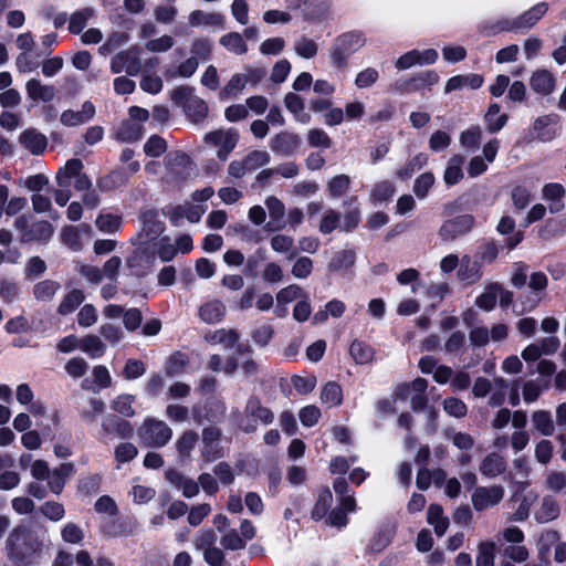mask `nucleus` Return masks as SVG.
<instances>
[{
	"instance_id": "nucleus-1",
	"label": "nucleus",
	"mask_w": 566,
	"mask_h": 566,
	"mask_svg": "<svg viewBox=\"0 0 566 566\" xmlns=\"http://www.w3.org/2000/svg\"><path fill=\"white\" fill-rule=\"evenodd\" d=\"M43 548V539L27 524L14 526L6 541V554L13 566L39 565Z\"/></svg>"
},
{
	"instance_id": "nucleus-2",
	"label": "nucleus",
	"mask_w": 566,
	"mask_h": 566,
	"mask_svg": "<svg viewBox=\"0 0 566 566\" xmlns=\"http://www.w3.org/2000/svg\"><path fill=\"white\" fill-rule=\"evenodd\" d=\"M366 43L365 35L361 31H348L335 38L331 50L329 57L334 67L343 70L348 65V59L361 49Z\"/></svg>"
},
{
	"instance_id": "nucleus-3",
	"label": "nucleus",
	"mask_w": 566,
	"mask_h": 566,
	"mask_svg": "<svg viewBox=\"0 0 566 566\" xmlns=\"http://www.w3.org/2000/svg\"><path fill=\"white\" fill-rule=\"evenodd\" d=\"M14 227L20 231L22 242L35 241L45 244L54 233V228L49 221L39 220L30 224L29 217L25 214L19 216L14 220Z\"/></svg>"
},
{
	"instance_id": "nucleus-4",
	"label": "nucleus",
	"mask_w": 566,
	"mask_h": 566,
	"mask_svg": "<svg viewBox=\"0 0 566 566\" xmlns=\"http://www.w3.org/2000/svg\"><path fill=\"white\" fill-rule=\"evenodd\" d=\"M226 410V403L211 395L192 406L191 416L196 424H202L203 421L218 423L224 418Z\"/></svg>"
},
{
	"instance_id": "nucleus-5",
	"label": "nucleus",
	"mask_w": 566,
	"mask_h": 566,
	"mask_svg": "<svg viewBox=\"0 0 566 566\" xmlns=\"http://www.w3.org/2000/svg\"><path fill=\"white\" fill-rule=\"evenodd\" d=\"M172 437V430L161 420L146 419L142 428V438L150 447L161 448Z\"/></svg>"
},
{
	"instance_id": "nucleus-6",
	"label": "nucleus",
	"mask_w": 566,
	"mask_h": 566,
	"mask_svg": "<svg viewBox=\"0 0 566 566\" xmlns=\"http://www.w3.org/2000/svg\"><path fill=\"white\" fill-rule=\"evenodd\" d=\"M101 441H106L111 436L117 437L123 440H128L134 436L133 424L119 417L118 415L109 413L105 416L101 423Z\"/></svg>"
},
{
	"instance_id": "nucleus-7",
	"label": "nucleus",
	"mask_w": 566,
	"mask_h": 566,
	"mask_svg": "<svg viewBox=\"0 0 566 566\" xmlns=\"http://www.w3.org/2000/svg\"><path fill=\"white\" fill-rule=\"evenodd\" d=\"M474 217L472 214H460L443 221L439 229V235L443 241H452L472 230Z\"/></svg>"
},
{
	"instance_id": "nucleus-8",
	"label": "nucleus",
	"mask_w": 566,
	"mask_h": 566,
	"mask_svg": "<svg viewBox=\"0 0 566 566\" xmlns=\"http://www.w3.org/2000/svg\"><path fill=\"white\" fill-rule=\"evenodd\" d=\"M244 412L248 417L253 419V423H249L242 427L243 431L247 433H251L256 430L258 421L263 424H270L274 420L272 410L268 407H264L258 396H251L248 399Z\"/></svg>"
},
{
	"instance_id": "nucleus-9",
	"label": "nucleus",
	"mask_w": 566,
	"mask_h": 566,
	"mask_svg": "<svg viewBox=\"0 0 566 566\" xmlns=\"http://www.w3.org/2000/svg\"><path fill=\"white\" fill-rule=\"evenodd\" d=\"M548 11V3L538 2L516 18H511L514 33L525 32L533 28Z\"/></svg>"
},
{
	"instance_id": "nucleus-10",
	"label": "nucleus",
	"mask_w": 566,
	"mask_h": 566,
	"mask_svg": "<svg viewBox=\"0 0 566 566\" xmlns=\"http://www.w3.org/2000/svg\"><path fill=\"white\" fill-rule=\"evenodd\" d=\"M155 262V253L148 249H136L126 260L130 274L136 277H145Z\"/></svg>"
},
{
	"instance_id": "nucleus-11",
	"label": "nucleus",
	"mask_w": 566,
	"mask_h": 566,
	"mask_svg": "<svg viewBox=\"0 0 566 566\" xmlns=\"http://www.w3.org/2000/svg\"><path fill=\"white\" fill-rule=\"evenodd\" d=\"M504 496V489L501 485L490 488L478 486L472 494L473 507L481 512L490 506L499 504Z\"/></svg>"
},
{
	"instance_id": "nucleus-12",
	"label": "nucleus",
	"mask_w": 566,
	"mask_h": 566,
	"mask_svg": "<svg viewBox=\"0 0 566 566\" xmlns=\"http://www.w3.org/2000/svg\"><path fill=\"white\" fill-rule=\"evenodd\" d=\"M301 145V138L297 134L281 132L274 135L270 142L271 150L280 156L292 155Z\"/></svg>"
},
{
	"instance_id": "nucleus-13",
	"label": "nucleus",
	"mask_w": 566,
	"mask_h": 566,
	"mask_svg": "<svg viewBox=\"0 0 566 566\" xmlns=\"http://www.w3.org/2000/svg\"><path fill=\"white\" fill-rule=\"evenodd\" d=\"M102 533L107 537L129 536L136 530V523L128 516H117L102 524Z\"/></svg>"
},
{
	"instance_id": "nucleus-14",
	"label": "nucleus",
	"mask_w": 566,
	"mask_h": 566,
	"mask_svg": "<svg viewBox=\"0 0 566 566\" xmlns=\"http://www.w3.org/2000/svg\"><path fill=\"white\" fill-rule=\"evenodd\" d=\"M19 143L32 155H43L48 147V138L35 128H27L19 136Z\"/></svg>"
},
{
	"instance_id": "nucleus-15",
	"label": "nucleus",
	"mask_w": 566,
	"mask_h": 566,
	"mask_svg": "<svg viewBox=\"0 0 566 566\" xmlns=\"http://www.w3.org/2000/svg\"><path fill=\"white\" fill-rule=\"evenodd\" d=\"M95 116V106L91 101H85L81 112L66 109L61 114L60 120L64 126L74 127L87 123Z\"/></svg>"
},
{
	"instance_id": "nucleus-16",
	"label": "nucleus",
	"mask_w": 566,
	"mask_h": 566,
	"mask_svg": "<svg viewBox=\"0 0 566 566\" xmlns=\"http://www.w3.org/2000/svg\"><path fill=\"white\" fill-rule=\"evenodd\" d=\"M530 86L535 93L547 96L554 92L556 78L548 70H536L531 75Z\"/></svg>"
},
{
	"instance_id": "nucleus-17",
	"label": "nucleus",
	"mask_w": 566,
	"mask_h": 566,
	"mask_svg": "<svg viewBox=\"0 0 566 566\" xmlns=\"http://www.w3.org/2000/svg\"><path fill=\"white\" fill-rule=\"evenodd\" d=\"M543 199L549 202L548 209L551 213H558L565 208L563 201L565 197V188L562 184L549 182L544 185L542 189Z\"/></svg>"
},
{
	"instance_id": "nucleus-18",
	"label": "nucleus",
	"mask_w": 566,
	"mask_h": 566,
	"mask_svg": "<svg viewBox=\"0 0 566 566\" xmlns=\"http://www.w3.org/2000/svg\"><path fill=\"white\" fill-rule=\"evenodd\" d=\"M75 472V467L72 462L61 463L57 468H55L50 476L46 479L48 485L52 493L59 495L62 493L67 478H70Z\"/></svg>"
},
{
	"instance_id": "nucleus-19",
	"label": "nucleus",
	"mask_w": 566,
	"mask_h": 566,
	"mask_svg": "<svg viewBox=\"0 0 566 566\" xmlns=\"http://www.w3.org/2000/svg\"><path fill=\"white\" fill-rule=\"evenodd\" d=\"M28 97L33 102L50 103L55 97V87L53 85H44L40 80L31 78L25 84Z\"/></svg>"
},
{
	"instance_id": "nucleus-20",
	"label": "nucleus",
	"mask_w": 566,
	"mask_h": 566,
	"mask_svg": "<svg viewBox=\"0 0 566 566\" xmlns=\"http://www.w3.org/2000/svg\"><path fill=\"white\" fill-rule=\"evenodd\" d=\"M265 206L269 210L271 220L265 224L268 231H276L284 227L283 217L285 207L283 202L275 196H270L265 200Z\"/></svg>"
},
{
	"instance_id": "nucleus-21",
	"label": "nucleus",
	"mask_w": 566,
	"mask_h": 566,
	"mask_svg": "<svg viewBox=\"0 0 566 566\" xmlns=\"http://www.w3.org/2000/svg\"><path fill=\"white\" fill-rule=\"evenodd\" d=\"M143 222V231L148 240H155L166 230L165 223L159 220L158 212L155 209L146 210L140 216Z\"/></svg>"
},
{
	"instance_id": "nucleus-22",
	"label": "nucleus",
	"mask_w": 566,
	"mask_h": 566,
	"mask_svg": "<svg viewBox=\"0 0 566 566\" xmlns=\"http://www.w3.org/2000/svg\"><path fill=\"white\" fill-rule=\"evenodd\" d=\"M144 134L145 128L143 124L130 119H124L116 130V139L122 143L132 144L142 139Z\"/></svg>"
},
{
	"instance_id": "nucleus-23",
	"label": "nucleus",
	"mask_w": 566,
	"mask_h": 566,
	"mask_svg": "<svg viewBox=\"0 0 566 566\" xmlns=\"http://www.w3.org/2000/svg\"><path fill=\"white\" fill-rule=\"evenodd\" d=\"M302 15L305 21L318 23L326 19L328 4L324 0H302Z\"/></svg>"
},
{
	"instance_id": "nucleus-24",
	"label": "nucleus",
	"mask_w": 566,
	"mask_h": 566,
	"mask_svg": "<svg viewBox=\"0 0 566 566\" xmlns=\"http://www.w3.org/2000/svg\"><path fill=\"white\" fill-rule=\"evenodd\" d=\"M515 220L510 216H503L496 227V230L499 233L503 235H507L513 233V235L507 237L505 239V245L509 250L515 249L524 239V232L523 231H516L515 230Z\"/></svg>"
},
{
	"instance_id": "nucleus-25",
	"label": "nucleus",
	"mask_w": 566,
	"mask_h": 566,
	"mask_svg": "<svg viewBox=\"0 0 566 566\" xmlns=\"http://www.w3.org/2000/svg\"><path fill=\"white\" fill-rule=\"evenodd\" d=\"M557 118V115H544L534 120L533 129L538 140L547 143L555 138L556 130L552 125L556 123Z\"/></svg>"
},
{
	"instance_id": "nucleus-26",
	"label": "nucleus",
	"mask_w": 566,
	"mask_h": 566,
	"mask_svg": "<svg viewBox=\"0 0 566 566\" xmlns=\"http://www.w3.org/2000/svg\"><path fill=\"white\" fill-rule=\"evenodd\" d=\"M506 470L505 459L496 452L489 453L480 464V472L488 478H495Z\"/></svg>"
},
{
	"instance_id": "nucleus-27",
	"label": "nucleus",
	"mask_w": 566,
	"mask_h": 566,
	"mask_svg": "<svg viewBox=\"0 0 566 566\" xmlns=\"http://www.w3.org/2000/svg\"><path fill=\"white\" fill-rule=\"evenodd\" d=\"M226 305L220 300H213L199 307V317L208 324H214L226 315Z\"/></svg>"
},
{
	"instance_id": "nucleus-28",
	"label": "nucleus",
	"mask_w": 566,
	"mask_h": 566,
	"mask_svg": "<svg viewBox=\"0 0 566 566\" xmlns=\"http://www.w3.org/2000/svg\"><path fill=\"white\" fill-rule=\"evenodd\" d=\"M500 111L501 106L497 103H491L484 115L486 129L491 134L500 132L509 120V115L505 113L500 114Z\"/></svg>"
},
{
	"instance_id": "nucleus-29",
	"label": "nucleus",
	"mask_w": 566,
	"mask_h": 566,
	"mask_svg": "<svg viewBox=\"0 0 566 566\" xmlns=\"http://www.w3.org/2000/svg\"><path fill=\"white\" fill-rule=\"evenodd\" d=\"M333 503V494L328 488L319 491L316 502L311 511V518L318 522L327 516Z\"/></svg>"
},
{
	"instance_id": "nucleus-30",
	"label": "nucleus",
	"mask_w": 566,
	"mask_h": 566,
	"mask_svg": "<svg viewBox=\"0 0 566 566\" xmlns=\"http://www.w3.org/2000/svg\"><path fill=\"white\" fill-rule=\"evenodd\" d=\"M479 32L483 36H495L502 32H513L511 18H501L497 20H488L479 25Z\"/></svg>"
},
{
	"instance_id": "nucleus-31",
	"label": "nucleus",
	"mask_w": 566,
	"mask_h": 566,
	"mask_svg": "<svg viewBox=\"0 0 566 566\" xmlns=\"http://www.w3.org/2000/svg\"><path fill=\"white\" fill-rule=\"evenodd\" d=\"M184 112L192 123L200 124L207 118L209 108L205 99L195 96L184 108Z\"/></svg>"
},
{
	"instance_id": "nucleus-32",
	"label": "nucleus",
	"mask_w": 566,
	"mask_h": 566,
	"mask_svg": "<svg viewBox=\"0 0 566 566\" xmlns=\"http://www.w3.org/2000/svg\"><path fill=\"white\" fill-rule=\"evenodd\" d=\"M83 169V163L78 158H71L66 161L64 168L56 174V182L60 187H67L72 178H76Z\"/></svg>"
},
{
	"instance_id": "nucleus-33",
	"label": "nucleus",
	"mask_w": 566,
	"mask_h": 566,
	"mask_svg": "<svg viewBox=\"0 0 566 566\" xmlns=\"http://www.w3.org/2000/svg\"><path fill=\"white\" fill-rule=\"evenodd\" d=\"M85 300L82 290L74 289L66 293L57 306V313L62 316L73 313Z\"/></svg>"
},
{
	"instance_id": "nucleus-34",
	"label": "nucleus",
	"mask_w": 566,
	"mask_h": 566,
	"mask_svg": "<svg viewBox=\"0 0 566 566\" xmlns=\"http://www.w3.org/2000/svg\"><path fill=\"white\" fill-rule=\"evenodd\" d=\"M349 354L356 364L364 365L373 360L375 350L367 343L354 339L349 346Z\"/></svg>"
},
{
	"instance_id": "nucleus-35",
	"label": "nucleus",
	"mask_w": 566,
	"mask_h": 566,
	"mask_svg": "<svg viewBox=\"0 0 566 566\" xmlns=\"http://www.w3.org/2000/svg\"><path fill=\"white\" fill-rule=\"evenodd\" d=\"M189 23L192 27H198L200 24L223 27L224 17L218 12L206 13L201 10H193L189 14Z\"/></svg>"
},
{
	"instance_id": "nucleus-36",
	"label": "nucleus",
	"mask_w": 566,
	"mask_h": 566,
	"mask_svg": "<svg viewBox=\"0 0 566 566\" xmlns=\"http://www.w3.org/2000/svg\"><path fill=\"white\" fill-rule=\"evenodd\" d=\"M428 156L423 153H419L397 170L396 176L406 181L412 177V175L420 170L424 165H427Z\"/></svg>"
},
{
	"instance_id": "nucleus-37",
	"label": "nucleus",
	"mask_w": 566,
	"mask_h": 566,
	"mask_svg": "<svg viewBox=\"0 0 566 566\" xmlns=\"http://www.w3.org/2000/svg\"><path fill=\"white\" fill-rule=\"evenodd\" d=\"M500 291H502V286L499 283H491L485 292L475 298V305L485 312L492 311L496 305L497 292Z\"/></svg>"
},
{
	"instance_id": "nucleus-38",
	"label": "nucleus",
	"mask_w": 566,
	"mask_h": 566,
	"mask_svg": "<svg viewBox=\"0 0 566 566\" xmlns=\"http://www.w3.org/2000/svg\"><path fill=\"white\" fill-rule=\"evenodd\" d=\"M197 432L192 430L185 431L176 442V449L181 461L190 458V453L193 450L198 441Z\"/></svg>"
},
{
	"instance_id": "nucleus-39",
	"label": "nucleus",
	"mask_w": 566,
	"mask_h": 566,
	"mask_svg": "<svg viewBox=\"0 0 566 566\" xmlns=\"http://www.w3.org/2000/svg\"><path fill=\"white\" fill-rule=\"evenodd\" d=\"M560 514V507L558 502L552 496H545L543 499L541 511L536 516L538 523H547L556 520Z\"/></svg>"
},
{
	"instance_id": "nucleus-40",
	"label": "nucleus",
	"mask_w": 566,
	"mask_h": 566,
	"mask_svg": "<svg viewBox=\"0 0 566 566\" xmlns=\"http://www.w3.org/2000/svg\"><path fill=\"white\" fill-rule=\"evenodd\" d=\"M411 92H417L431 87L439 82V75L433 70H427L409 77Z\"/></svg>"
},
{
	"instance_id": "nucleus-41",
	"label": "nucleus",
	"mask_w": 566,
	"mask_h": 566,
	"mask_svg": "<svg viewBox=\"0 0 566 566\" xmlns=\"http://www.w3.org/2000/svg\"><path fill=\"white\" fill-rule=\"evenodd\" d=\"M220 44L238 55H242L248 52V45L242 35L238 32H229L222 35L220 38Z\"/></svg>"
},
{
	"instance_id": "nucleus-42",
	"label": "nucleus",
	"mask_w": 566,
	"mask_h": 566,
	"mask_svg": "<svg viewBox=\"0 0 566 566\" xmlns=\"http://www.w3.org/2000/svg\"><path fill=\"white\" fill-rule=\"evenodd\" d=\"M191 164L190 156L182 150L170 151L165 157L166 168L170 171L187 169Z\"/></svg>"
},
{
	"instance_id": "nucleus-43",
	"label": "nucleus",
	"mask_w": 566,
	"mask_h": 566,
	"mask_svg": "<svg viewBox=\"0 0 566 566\" xmlns=\"http://www.w3.org/2000/svg\"><path fill=\"white\" fill-rule=\"evenodd\" d=\"M321 399L324 403H328L333 407L342 405L343 390L340 385L336 381L326 382L322 389Z\"/></svg>"
},
{
	"instance_id": "nucleus-44",
	"label": "nucleus",
	"mask_w": 566,
	"mask_h": 566,
	"mask_svg": "<svg viewBox=\"0 0 566 566\" xmlns=\"http://www.w3.org/2000/svg\"><path fill=\"white\" fill-rule=\"evenodd\" d=\"M80 348L92 358H99L106 350L105 344L95 335H87L80 342Z\"/></svg>"
},
{
	"instance_id": "nucleus-45",
	"label": "nucleus",
	"mask_w": 566,
	"mask_h": 566,
	"mask_svg": "<svg viewBox=\"0 0 566 566\" xmlns=\"http://www.w3.org/2000/svg\"><path fill=\"white\" fill-rule=\"evenodd\" d=\"M350 184L352 180L348 175H336L327 182L328 195L332 198H339L348 191Z\"/></svg>"
},
{
	"instance_id": "nucleus-46",
	"label": "nucleus",
	"mask_w": 566,
	"mask_h": 566,
	"mask_svg": "<svg viewBox=\"0 0 566 566\" xmlns=\"http://www.w3.org/2000/svg\"><path fill=\"white\" fill-rule=\"evenodd\" d=\"M59 289L60 283L56 281L44 280L34 285L33 295L38 301H51Z\"/></svg>"
},
{
	"instance_id": "nucleus-47",
	"label": "nucleus",
	"mask_w": 566,
	"mask_h": 566,
	"mask_svg": "<svg viewBox=\"0 0 566 566\" xmlns=\"http://www.w3.org/2000/svg\"><path fill=\"white\" fill-rule=\"evenodd\" d=\"M189 359L186 354L181 352H175L169 357L165 365L166 375L169 377L179 375L184 371L188 365Z\"/></svg>"
},
{
	"instance_id": "nucleus-48",
	"label": "nucleus",
	"mask_w": 566,
	"mask_h": 566,
	"mask_svg": "<svg viewBox=\"0 0 566 566\" xmlns=\"http://www.w3.org/2000/svg\"><path fill=\"white\" fill-rule=\"evenodd\" d=\"M356 254L353 250H342L336 252L332 258L328 269L329 271H339L342 269H349L354 265Z\"/></svg>"
},
{
	"instance_id": "nucleus-49",
	"label": "nucleus",
	"mask_w": 566,
	"mask_h": 566,
	"mask_svg": "<svg viewBox=\"0 0 566 566\" xmlns=\"http://www.w3.org/2000/svg\"><path fill=\"white\" fill-rule=\"evenodd\" d=\"M482 139V132L480 126L473 125L468 129L463 130L460 135V144L462 147L475 150L480 147Z\"/></svg>"
},
{
	"instance_id": "nucleus-50",
	"label": "nucleus",
	"mask_w": 566,
	"mask_h": 566,
	"mask_svg": "<svg viewBox=\"0 0 566 566\" xmlns=\"http://www.w3.org/2000/svg\"><path fill=\"white\" fill-rule=\"evenodd\" d=\"M102 476L98 473L83 476L78 480L77 491L85 495L91 496L99 492Z\"/></svg>"
},
{
	"instance_id": "nucleus-51",
	"label": "nucleus",
	"mask_w": 566,
	"mask_h": 566,
	"mask_svg": "<svg viewBox=\"0 0 566 566\" xmlns=\"http://www.w3.org/2000/svg\"><path fill=\"white\" fill-rule=\"evenodd\" d=\"M168 145L165 138L154 134L151 135L144 145V153L148 157H160L167 151Z\"/></svg>"
},
{
	"instance_id": "nucleus-52",
	"label": "nucleus",
	"mask_w": 566,
	"mask_h": 566,
	"mask_svg": "<svg viewBox=\"0 0 566 566\" xmlns=\"http://www.w3.org/2000/svg\"><path fill=\"white\" fill-rule=\"evenodd\" d=\"M193 57L201 61H208L212 56V44L207 38H196L190 46Z\"/></svg>"
},
{
	"instance_id": "nucleus-53",
	"label": "nucleus",
	"mask_w": 566,
	"mask_h": 566,
	"mask_svg": "<svg viewBox=\"0 0 566 566\" xmlns=\"http://www.w3.org/2000/svg\"><path fill=\"white\" fill-rule=\"evenodd\" d=\"M434 184V175L426 171L418 176L413 184V193L418 199H424Z\"/></svg>"
},
{
	"instance_id": "nucleus-54",
	"label": "nucleus",
	"mask_w": 566,
	"mask_h": 566,
	"mask_svg": "<svg viewBox=\"0 0 566 566\" xmlns=\"http://www.w3.org/2000/svg\"><path fill=\"white\" fill-rule=\"evenodd\" d=\"M134 396L128 394H123L117 396L112 402V409L126 418H132L135 415V410L133 408Z\"/></svg>"
},
{
	"instance_id": "nucleus-55",
	"label": "nucleus",
	"mask_w": 566,
	"mask_h": 566,
	"mask_svg": "<svg viewBox=\"0 0 566 566\" xmlns=\"http://www.w3.org/2000/svg\"><path fill=\"white\" fill-rule=\"evenodd\" d=\"M511 199L516 211L524 210L532 201V193L525 187L517 185L511 190Z\"/></svg>"
},
{
	"instance_id": "nucleus-56",
	"label": "nucleus",
	"mask_w": 566,
	"mask_h": 566,
	"mask_svg": "<svg viewBox=\"0 0 566 566\" xmlns=\"http://www.w3.org/2000/svg\"><path fill=\"white\" fill-rule=\"evenodd\" d=\"M270 160L271 157L265 150H252L243 158L248 171L256 170L258 168L268 165Z\"/></svg>"
},
{
	"instance_id": "nucleus-57",
	"label": "nucleus",
	"mask_w": 566,
	"mask_h": 566,
	"mask_svg": "<svg viewBox=\"0 0 566 566\" xmlns=\"http://www.w3.org/2000/svg\"><path fill=\"white\" fill-rule=\"evenodd\" d=\"M443 410L451 417L463 418L468 413V406L457 397H447L443 400Z\"/></svg>"
},
{
	"instance_id": "nucleus-58",
	"label": "nucleus",
	"mask_w": 566,
	"mask_h": 566,
	"mask_svg": "<svg viewBox=\"0 0 566 566\" xmlns=\"http://www.w3.org/2000/svg\"><path fill=\"white\" fill-rule=\"evenodd\" d=\"M533 422L536 429L544 436H552L554 424L551 413L545 410H537L533 413Z\"/></svg>"
},
{
	"instance_id": "nucleus-59",
	"label": "nucleus",
	"mask_w": 566,
	"mask_h": 566,
	"mask_svg": "<svg viewBox=\"0 0 566 566\" xmlns=\"http://www.w3.org/2000/svg\"><path fill=\"white\" fill-rule=\"evenodd\" d=\"M495 544L482 542L479 544V552L475 559L476 566H494Z\"/></svg>"
},
{
	"instance_id": "nucleus-60",
	"label": "nucleus",
	"mask_w": 566,
	"mask_h": 566,
	"mask_svg": "<svg viewBox=\"0 0 566 566\" xmlns=\"http://www.w3.org/2000/svg\"><path fill=\"white\" fill-rule=\"evenodd\" d=\"M266 260V252L263 248H259L250 255L244 265V274L255 277L259 274L260 265Z\"/></svg>"
},
{
	"instance_id": "nucleus-61",
	"label": "nucleus",
	"mask_w": 566,
	"mask_h": 566,
	"mask_svg": "<svg viewBox=\"0 0 566 566\" xmlns=\"http://www.w3.org/2000/svg\"><path fill=\"white\" fill-rule=\"evenodd\" d=\"M96 226L102 232L115 233L122 227V217L112 213L101 214L96 220Z\"/></svg>"
},
{
	"instance_id": "nucleus-62",
	"label": "nucleus",
	"mask_w": 566,
	"mask_h": 566,
	"mask_svg": "<svg viewBox=\"0 0 566 566\" xmlns=\"http://www.w3.org/2000/svg\"><path fill=\"white\" fill-rule=\"evenodd\" d=\"M40 512L52 522L61 521L65 515V509L62 503L46 501L40 506Z\"/></svg>"
},
{
	"instance_id": "nucleus-63",
	"label": "nucleus",
	"mask_w": 566,
	"mask_h": 566,
	"mask_svg": "<svg viewBox=\"0 0 566 566\" xmlns=\"http://www.w3.org/2000/svg\"><path fill=\"white\" fill-rule=\"evenodd\" d=\"M220 544L222 548L227 551H240L244 549L247 546L244 538H242L234 528L230 530L221 537Z\"/></svg>"
},
{
	"instance_id": "nucleus-64",
	"label": "nucleus",
	"mask_w": 566,
	"mask_h": 566,
	"mask_svg": "<svg viewBox=\"0 0 566 566\" xmlns=\"http://www.w3.org/2000/svg\"><path fill=\"white\" fill-rule=\"evenodd\" d=\"M340 213L334 209H328L319 222V232L331 234L337 228H340Z\"/></svg>"
}]
</instances>
